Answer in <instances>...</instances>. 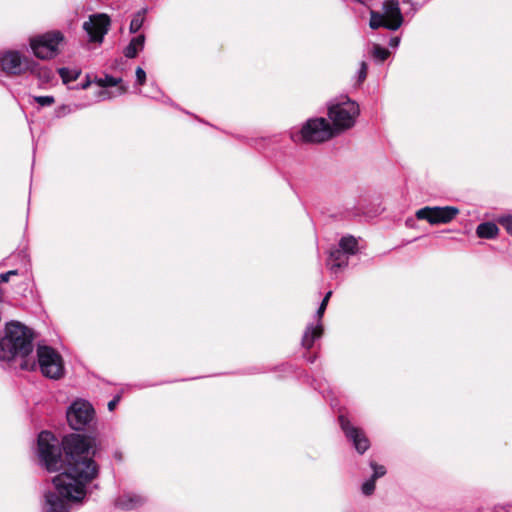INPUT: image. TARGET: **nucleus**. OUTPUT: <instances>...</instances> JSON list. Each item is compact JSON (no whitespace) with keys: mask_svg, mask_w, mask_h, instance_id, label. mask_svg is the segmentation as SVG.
<instances>
[{"mask_svg":"<svg viewBox=\"0 0 512 512\" xmlns=\"http://www.w3.org/2000/svg\"><path fill=\"white\" fill-rule=\"evenodd\" d=\"M62 447L67 467L53 478L55 491L44 493L43 512H69V502H82L87 485L98 476L94 438L70 434L63 438Z\"/></svg>","mask_w":512,"mask_h":512,"instance_id":"f257e3e1","label":"nucleus"},{"mask_svg":"<svg viewBox=\"0 0 512 512\" xmlns=\"http://www.w3.org/2000/svg\"><path fill=\"white\" fill-rule=\"evenodd\" d=\"M37 445L41 465L48 471H57L63 466L59 441L51 432L42 431L38 436Z\"/></svg>","mask_w":512,"mask_h":512,"instance_id":"f03ea898","label":"nucleus"},{"mask_svg":"<svg viewBox=\"0 0 512 512\" xmlns=\"http://www.w3.org/2000/svg\"><path fill=\"white\" fill-rule=\"evenodd\" d=\"M334 135V130L324 118L309 119L298 131L291 132L294 142H324Z\"/></svg>","mask_w":512,"mask_h":512,"instance_id":"7ed1b4c3","label":"nucleus"},{"mask_svg":"<svg viewBox=\"0 0 512 512\" xmlns=\"http://www.w3.org/2000/svg\"><path fill=\"white\" fill-rule=\"evenodd\" d=\"M403 23V16L398 0H385L382 12L371 11L369 26L372 29L384 27L388 30H397Z\"/></svg>","mask_w":512,"mask_h":512,"instance_id":"20e7f679","label":"nucleus"},{"mask_svg":"<svg viewBox=\"0 0 512 512\" xmlns=\"http://www.w3.org/2000/svg\"><path fill=\"white\" fill-rule=\"evenodd\" d=\"M50 379H60L64 375V362L62 356L50 346H38L36 367Z\"/></svg>","mask_w":512,"mask_h":512,"instance_id":"39448f33","label":"nucleus"},{"mask_svg":"<svg viewBox=\"0 0 512 512\" xmlns=\"http://www.w3.org/2000/svg\"><path fill=\"white\" fill-rule=\"evenodd\" d=\"M328 115L335 130H346L354 126L356 117L359 115V106L348 99L330 106Z\"/></svg>","mask_w":512,"mask_h":512,"instance_id":"423d86ee","label":"nucleus"},{"mask_svg":"<svg viewBox=\"0 0 512 512\" xmlns=\"http://www.w3.org/2000/svg\"><path fill=\"white\" fill-rule=\"evenodd\" d=\"M62 41V33L53 31L32 39L30 46L36 57L40 59H50L57 54L58 46Z\"/></svg>","mask_w":512,"mask_h":512,"instance_id":"0eeeda50","label":"nucleus"},{"mask_svg":"<svg viewBox=\"0 0 512 512\" xmlns=\"http://www.w3.org/2000/svg\"><path fill=\"white\" fill-rule=\"evenodd\" d=\"M459 214V209L454 206H426L416 211V218L426 220L431 225L447 224Z\"/></svg>","mask_w":512,"mask_h":512,"instance_id":"6e6552de","label":"nucleus"},{"mask_svg":"<svg viewBox=\"0 0 512 512\" xmlns=\"http://www.w3.org/2000/svg\"><path fill=\"white\" fill-rule=\"evenodd\" d=\"M0 67L9 75H20L33 70L31 62L25 56L12 50L0 53Z\"/></svg>","mask_w":512,"mask_h":512,"instance_id":"1a4fd4ad","label":"nucleus"},{"mask_svg":"<svg viewBox=\"0 0 512 512\" xmlns=\"http://www.w3.org/2000/svg\"><path fill=\"white\" fill-rule=\"evenodd\" d=\"M94 410L86 401H75L67 411V421L74 430H82L92 420Z\"/></svg>","mask_w":512,"mask_h":512,"instance_id":"9d476101","label":"nucleus"},{"mask_svg":"<svg viewBox=\"0 0 512 512\" xmlns=\"http://www.w3.org/2000/svg\"><path fill=\"white\" fill-rule=\"evenodd\" d=\"M109 26L110 19L106 14H95L84 22L83 29L87 32L90 41L101 43L109 30Z\"/></svg>","mask_w":512,"mask_h":512,"instance_id":"9b49d317","label":"nucleus"},{"mask_svg":"<svg viewBox=\"0 0 512 512\" xmlns=\"http://www.w3.org/2000/svg\"><path fill=\"white\" fill-rule=\"evenodd\" d=\"M331 295H332L331 291L326 293L325 297L323 298V300L316 312V316L318 318L319 323L315 326L313 324H309L305 329V332L302 337V346L306 349H310L313 346L314 341L319 339L323 334V326L320 323V320L325 312V309L327 307V304H328V301H329Z\"/></svg>","mask_w":512,"mask_h":512,"instance_id":"f8f14e48","label":"nucleus"},{"mask_svg":"<svg viewBox=\"0 0 512 512\" xmlns=\"http://www.w3.org/2000/svg\"><path fill=\"white\" fill-rule=\"evenodd\" d=\"M339 422L346 437L353 443L358 453L363 454L370 447V442L365 433L350 424L349 420L343 416H339Z\"/></svg>","mask_w":512,"mask_h":512,"instance_id":"ddd939ff","label":"nucleus"},{"mask_svg":"<svg viewBox=\"0 0 512 512\" xmlns=\"http://www.w3.org/2000/svg\"><path fill=\"white\" fill-rule=\"evenodd\" d=\"M146 499L138 494L125 493L116 500V506L124 510H132L142 506Z\"/></svg>","mask_w":512,"mask_h":512,"instance_id":"4468645a","label":"nucleus"},{"mask_svg":"<svg viewBox=\"0 0 512 512\" xmlns=\"http://www.w3.org/2000/svg\"><path fill=\"white\" fill-rule=\"evenodd\" d=\"M349 256L339 247L333 248L329 252L328 265L330 270L336 272L338 269L347 266Z\"/></svg>","mask_w":512,"mask_h":512,"instance_id":"2eb2a0df","label":"nucleus"},{"mask_svg":"<svg viewBox=\"0 0 512 512\" xmlns=\"http://www.w3.org/2000/svg\"><path fill=\"white\" fill-rule=\"evenodd\" d=\"M95 82L97 83V85L103 88L117 86V95H122L127 91V87L121 84V78H115L110 75H105L104 77L95 78Z\"/></svg>","mask_w":512,"mask_h":512,"instance_id":"dca6fc26","label":"nucleus"},{"mask_svg":"<svg viewBox=\"0 0 512 512\" xmlns=\"http://www.w3.org/2000/svg\"><path fill=\"white\" fill-rule=\"evenodd\" d=\"M145 43V36L138 35L131 39L128 46L124 49V55L127 58H135L139 51L143 50Z\"/></svg>","mask_w":512,"mask_h":512,"instance_id":"f3484780","label":"nucleus"},{"mask_svg":"<svg viewBox=\"0 0 512 512\" xmlns=\"http://www.w3.org/2000/svg\"><path fill=\"white\" fill-rule=\"evenodd\" d=\"M499 229L493 222H484L478 225L476 234L479 238L492 239L497 236Z\"/></svg>","mask_w":512,"mask_h":512,"instance_id":"a211bd4d","label":"nucleus"},{"mask_svg":"<svg viewBox=\"0 0 512 512\" xmlns=\"http://www.w3.org/2000/svg\"><path fill=\"white\" fill-rule=\"evenodd\" d=\"M339 248H341L347 256L355 255L358 251V242L356 238L351 235L344 236L339 241Z\"/></svg>","mask_w":512,"mask_h":512,"instance_id":"6ab92c4d","label":"nucleus"},{"mask_svg":"<svg viewBox=\"0 0 512 512\" xmlns=\"http://www.w3.org/2000/svg\"><path fill=\"white\" fill-rule=\"evenodd\" d=\"M145 14L146 9H142L133 16L129 27L131 33H136L141 29L145 20Z\"/></svg>","mask_w":512,"mask_h":512,"instance_id":"aec40b11","label":"nucleus"},{"mask_svg":"<svg viewBox=\"0 0 512 512\" xmlns=\"http://www.w3.org/2000/svg\"><path fill=\"white\" fill-rule=\"evenodd\" d=\"M58 73L64 83L75 81L80 72L77 70H70L69 68L63 67L58 69Z\"/></svg>","mask_w":512,"mask_h":512,"instance_id":"412c9836","label":"nucleus"},{"mask_svg":"<svg viewBox=\"0 0 512 512\" xmlns=\"http://www.w3.org/2000/svg\"><path fill=\"white\" fill-rule=\"evenodd\" d=\"M389 54L390 52L386 48H383L377 44L373 46L372 55L379 62L385 61Z\"/></svg>","mask_w":512,"mask_h":512,"instance_id":"4be33fe9","label":"nucleus"},{"mask_svg":"<svg viewBox=\"0 0 512 512\" xmlns=\"http://www.w3.org/2000/svg\"><path fill=\"white\" fill-rule=\"evenodd\" d=\"M498 223L505 228V230L512 235V215H503L497 219Z\"/></svg>","mask_w":512,"mask_h":512,"instance_id":"5701e85b","label":"nucleus"},{"mask_svg":"<svg viewBox=\"0 0 512 512\" xmlns=\"http://www.w3.org/2000/svg\"><path fill=\"white\" fill-rule=\"evenodd\" d=\"M370 466L373 470V474L371 478L377 480L380 477H383L386 474V468L383 465H377L375 462L371 461Z\"/></svg>","mask_w":512,"mask_h":512,"instance_id":"b1692460","label":"nucleus"},{"mask_svg":"<svg viewBox=\"0 0 512 512\" xmlns=\"http://www.w3.org/2000/svg\"><path fill=\"white\" fill-rule=\"evenodd\" d=\"M375 481L373 478L366 480L361 487V491L364 495H372L375 490Z\"/></svg>","mask_w":512,"mask_h":512,"instance_id":"393cba45","label":"nucleus"},{"mask_svg":"<svg viewBox=\"0 0 512 512\" xmlns=\"http://www.w3.org/2000/svg\"><path fill=\"white\" fill-rule=\"evenodd\" d=\"M34 101L42 107L51 106L54 104L55 99L53 96H34Z\"/></svg>","mask_w":512,"mask_h":512,"instance_id":"a878e982","label":"nucleus"},{"mask_svg":"<svg viewBox=\"0 0 512 512\" xmlns=\"http://www.w3.org/2000/svg\"><path fill=\"white\" fill-rule=\"evenodd\" d=\"M367 76V64L366 62H361L360 69L358 71V81L363 82Z\"/></svg>","mask_w":512,"mask_h":512,"instance_id":"bb28decb","label":"nucleus"},{"mask_svg":"<svg viewBox=\"0 0 512 512\" xmlns=\"http://www.w3.org/2000/svg\"><path fill=\"white\" fill-rule=\"evenodd\" d=\"M145 80H146V73H145V71L141 67H138L136 69V81H137V83L139 85H143Z\"/></svg>","mask_w":512,"mask_h":512,"instance_id":"cd10ccee","label":"nucleus"},{"mask_svg":"<svg viewBox=\"0 0 512 512\" xmlns=\"http://www.w3.org/2000/svg\"><path fill=\"white\" fill-rule=\"evenodd\" d=\"M120 401V396L117 395L115 396L109 403H108V409L109 411H113L116 407V405L119 403Z\"/></svg>","mask_w":512,"mask_h":512,"instance_id":"c85d7f7f","label":"nucleus"},{"mask_svg":"<svg viewBox=\"0 0 512 512\" xmlns=\"http://www.w3.org/2000/svg\"><path fill=\"white\" fill-rule=\"evenodd\" d=\"M400 43V38L398 37H392L389 41V46L396 48Z\"/></svg>","mask_w":512,"mask_h":512,"instance_id":"c756f323","label":"nucleus"},{"mask_svg":"<svg viewBox=\"0 0 512 512\" xmlns=\"http://www.w3.org/2000/svg\"><path fill=\"white\" fill-rule=\"evenodd\" d=\"M71 112V109L68 107V106H62L58 109V115L59 116H62V115H65L67 113Z\"/></svg>","mask_w":512,"mask_h":512,"instance_id":"7c9ffc66","label":"nucleus"},{"mask_svg":"<svg viewBox=\"0 0 512 512\" xmlns=\"http://www.w3.org/2000/svg\"><path fill=\"white\" fill-rule=\"evenodd\" d=\"M9 278H10V273H1L0 274V281L1 282H8L9 281Z\"/></svg>","mask_w":512,"mask_h":512,"instance_id":"2f4dec72","label":"nucleus"},{"mask_svg":"<svg viewBox=\"0 0 512 512\" xmlns=\"http://www.w3.org/2000/svg\"><path fill=\"white\" fill-rule=\"evenodd\" d=\"M99 97H100L102 100H104V99H106V98H109L110 96L108 95V92H107V91H104V90H103V91H101V92L99 93Z\"/></svg>","mask_w":512,"mask_h":512,"instance_id":"473e14b6","label":"nucleus"},{"mask_svg":"<svg viewBox=\"0 0 512 512\" xmlns=\"http://www.w3.org/2000/svg\"><path fill=\"white\" fill-rule=\"evenodd\" d=\"M7 273H10V276H12V275H17L18 271L17 270H10Z\"/></svg>","mask_w":512,"mask_h":512,"instance_id":"72a5a7b5","label":"nucleus"},{"mask_svg":"<svg viewBox=\"0 0 512 512\" xmlns=\"http://www.w3.org/2000/svg\"><path fill=\"white\" fill-rule=\"evenodd\" d=\"M89 85H90V82H89V81H87L86 83L82 84V85H81V87H82L83 89H86Z\"/></svg>","mask_w":512,"mask_h":512,"instance_id":"f704fd0d","label":"nucleus"},{"mask_svg":"<svg viewBox=\"0 0 512 512\" xmlns=\"http://www.w3.org/2000/svg\"><path fill=\"white\" fill-rule=\"evenodd\" d=\"M49 73H50V72H49V71H47V70H44V71H43V74H44L45 76H46V74H49Z\"/></svg>","mask_w":512,"mask_h":512,"instance_id":"c9c22d12","label":"nucleus"}]
</instances>
